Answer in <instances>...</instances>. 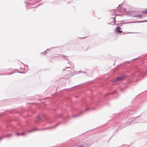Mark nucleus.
I'll list each match as a JSON object with an SVG mask.
<instances>
[{
	"mask_svg": "<svg viewBox=\"0 0 147 147\" xmlns=\"http://www.w3.org/2000/svg\"><path fill=\"white\" fill-rule=\"evenodd\" d=\"M124 78V76H120L117 78L115 80L113 81V82L116 81H118L122 80Z\"/></svg>",
	"mask_w": 147,
	"mask_h": 147,
	"instance_id": "1",
	"label": "nucleus"
},
{
	"mask_svg": "<svg viewBox=\"0 0 147 147\" xmlns=\"http://www.w3.org/2000/svg\"><path fill=\"white\" fill-rule=\"evenodd\" d=\"M121 29L120 27H118L116 28V29H115V32H116L121 33L122 32V30H120Z\"/></svg>",
	"mask_w": 147,
	"mask_h": 147,
	"instance_id": "2",
	"label": "nucleus"
},
{
	"mask_svg": "<svg viewBox=\"0 0 147 147\" xmlns=\"http://www.w3.org/2000/svg\"><path fill=\"white\" fill-rule=\"evenodd\" d=\"M134 17L141 18L142 17V16L140 14H138L135 16H134Z\"/></svg>",
	"mask_w": 147,
	"mask_h": 147,
	"instance_id": "3",
	"label": "nucleus"
},
{
	"mask_svg": "<svg viewBox=\"0 0 147 147\" xmlns=\"http://www.w3.org/2000/svg\"><path fill=\"white\" fill-rule=\"evenodd\" d=\"M142 13L147 14V9H146L143 10L142 11Z\"/></svg>",
	"mask_w": 147,
	"mask_h": 147,
	"instance_id": "4",
	"label": "nucleus"
},
{
	"mask_svg": "<svg viewBox=\"0 0 147 147\" xmlns=\"http://www.w3.org/2000/svg\"><path fill=\"white\" fill-rule=\"evenodd\" d=\"M84 147V146L83 145H79L77 146H76L75 147Z\"/></svg>",
	"mask_w": 147,
	"mask_h": 147,
	"instance_id": "5",
	"label": "nucleus"
},
{
	"mask_svg": "<svg viewBox=\"0 0 147 147\" xmlns=\"http://www.w3.org/2000/svg\"><path fill=\"white\" fill-rule=\"evenodd\" d=\"M18 135H20V134H17Z\"/></svg>",
	"mask_w": 147,
	"mask_h": 147,
	"instance_id": "6",
	"label": "nucleus"
},
{
	"mask_svg": "<svg viewBox=\"0 0 147 147\" xmlns=\"http://www.w3.org/2000/svg\"><path fill=\"white\" fill-rule=\"evenodd\" d=\"M87 36H86V37H84V38H86V37H87Z\"/></svg>",
	"mask_w": 147,
	"mask_h": 147,
	"instance_id": "7",
	"label": "nucleus"
}]
</instances>
